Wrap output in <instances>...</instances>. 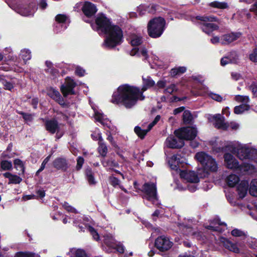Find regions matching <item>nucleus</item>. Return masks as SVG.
Instances as JSON below:
<instances>
[{"mask_svg": "<svg viewBox=\"0 0 257 257\" xmlns=\"http://www.w3.org/2000/svg\"><path fill=\"white\" fill-rule=\"evenodd\" d=\"M142 79V91L139 88L134 86L121 85L113 92L111 102L113 104H121L126 108H131L136 105L138 100H143L145 97L143 92L154 86L155 82L148 76H143Z\"/></svg>", "mask_w": 257, "mask_h": 257, "instance_id": "nucleus-1", "label": "nucleus"}, {"mask_svg": "<svg viewBox=\"0 0 257 257\" xmlns=\"http://www.w3.org/2000/svg\"><path fill=\"white\" fill-rule=\"evenodd\" d=\"M215 141L212 143L213 150L216 152L222 151L224 149L235 153L237 158L241 160H251L252 156L257 152L256 150L250 147L247 144H241L238 142L234 141L226 143Z\"/></svg>", "mask_w": 257, "mask_h": 257, "instance_id": "nucleus-2", "label": "nucleus"}, {"mask_svg": "<svg viewBox=\"0 0 257 257\" xmlns=\"http://www.w3.org/2000/svg\"><path fill=\"white\" fill-rule=\"evenodd\" d=\"M103 33L106 34L103 43V46L106 48H113L122 41V32L117 26L112 25Z\"/></svg>", "mask_w": 257, "mask_h": 257, "instance_id": "nucleus-3", "label": "nucleus"}, {"mask_svg": "<svg viewBox=\"0 0 257 257\" xmlns=\"http://www.w3.org/2000/svg\"><path fill=\"white\" fill-rule=\"evenodd\" d=\"M165 26V21L161 17L150 20L147 26L149 35L153 38L160 37L164 31Z\"/></svg>", "mask_w": 257, "mask_h": 257, "instance_id": "nucleus-4", "label": "nucleus"}, {"mask_svg": "<svg viewBox=\"0 0 257 257\" xmlns=\"http://www.w3.org/2000/svg\"><path fill=\"white\" fill-rule=\"evenodd\" d=\"M73 222L75 226L79 227L80 231H84L85 229L87 228L94 239L97 241L99 239L97 232L89 225L90 220L88 217L81 215H75L73 217Z\"/></svg>", "mask_w": 257, "mask_h": 257, "instance_id": "nucleus-5", "label": "nucleus"}, {"mask_svg": "<svg viewBox=\"0 0 257 257\" xmlns=\"http://www.w3.org/2000/svg\"><path fill=\"white\" fill-rule=\"evenodd\" d=\"M180 231L183 234L191 236L193 238L200 240L203 238V234L197 228L193 227L191 224L187 223H178Z\"/></svg>", "mask_w": 257, "mask_h": 257, "instance_id": "nucleus-6", "label": "nucleus"}, {"mask_svg": "<svg viewBox=\"0 0 257 257\" xmlns=\"http://www.w3.org/2000/svg\"><path fill=\"white\" fill-rule=\"evenodd\" d=\"M143 191L145 193V198L156 205L159 204L157 196V189L155 183H145L143 187Z\"/></svg>", "mask_w": 257, "mask_h": 257, "instance_id": "nucleus-7", "label": "nucleus"}, {"mask_svg": "<svg viewBox=\"0 0 257 257\" xmlns=\"http://www.w3.org/2000/svg\"><path fill=\"white\" fill-rule=\"evenodd\" d=\"M109 20L103 14H98L95 19V23L92 28L98 33H103L111 26Z\"/></svg>", "mask_w": 257, "mask_h": 257, "instance_id": "nucleus-8", "label": "nucleus"}, {"mask_svg": "<svg viewBox=\"0 0 257 257\" xmlns=\"http://www.w3.org/2000/svg\"><path fill=\"white\" fill-rule=\"evenodd\" d=\"M174 134L178 138L184 141V140H193L197 136V131L194 127H187L176 130Z\"/></svg>", "mask_w": 257, "mask_h": 257, "instance_id": "nucleus-9", "label": "nucleus"}, {"mask_svg": "<svg viewBox=\"0 0 257 257\" xmlns=\"http://www.w3.org/2000/svg\"><path fill=\"white\" fill-rule=\"evenodd\" d=\"M197 19L201 21V29L204 32L210 34L212 31L218 29V26L210 22L216 21V19L213 17H197Z\"/></svg>", "mask_w": 257, "mask_h": 257, "instance_id": "nucleus-10", "label": "nucleus"}, {"mask_svg": "<svg viewBox=\"0 0 257 257\" xmlns=\"http://www.w3.org/2000/svg\"><path fill=\"white\" fill-rule=\"evenodd\" d=\"M187 159L180 154L173 155L168 160L170 168L179 173L181 171L180 168L184 167L187 164Z\"/></svg>", "mask_w": 257, "mask_h": 257, "instance_id": "nucleus-11", "label": "nucleus"}, {"mask_svg": "<svg viewBox=\"0 0 257 257\" xmlns=\"http://www.w3.org/2000/svg\"><path fill=\"white\" fill-rule=\"evenodd\" d=\"M155 245L160 251H165L172 247L173 243L168 237L162 235L156 238Z\"/></svg>", "mask_w": 257, "mask_h": 257, "instance_id": "nucleus-12", "label": "nucleus"}, {"mask_svg": "<svg viewBox=\"0 0 257 257\" xmlns=\"http://www.w3.org/2000/svg\"><path fill=\"white\" fill-rule=\"evenodd\" d=\"M207 118L217 128L225 130L228 127V125L224 122V117L220 114H208Z\"/></svg>", "mask_w": 257, "mask_h": 257, "instance_id": "nucleus-13", "label": "nucleus"}, {"mask_svg": "<svg viewBox=\"0 0 257 257\" xmlns=\"http://www.w3.org/2000/svg\"><path fill=\"white\" fill-rule=\"evenodd\" d=\"M218 164L213 157L202 167L203 173H199L200 177H205L208 175L209 172H215L218 170Z\"/></svg>", "mask_w": 257, "mask_h": 257, "instance_id": "nucleus-14", "label": "nucleus"}, {"mask_svg": "<svg viewBox=\"0 0 257 257\" xmlns=\"http://www.w3.org/2000/svg\"><path fill=\"white\" fill-rule=\"evenodd\" d=\"M92 107L94 112V118L95 120L101 123L103 126H106L112 131L113 126H112L110 121L102 113L101 110L95 107L92 106Z\"/></svg>", "mask_w": 257, "mask_h": 257, "instance_id": "nucleus-15", "label": "nucleus"}, {"mask_svg": "<svg viewBox=\"0 0 257 257\" xmlns=\"http://www.w3.org/2000/svg\"><path fill=\"white\" fill-rule=\"evenodd\" d=\"M104 243L108 247L116 249V250L123 253L124 251V247L120 243H116L113 237L110 234H107L104 236Z\"/></svg>", "mask_w": 257, "mask_h": 257, "instance_id": "nucleus-16", "label": "nucleus"}, {"mask_svg": "<svg viewBox=\"0 0 257 257\" xmlns=\"http://www.w3.org/2000/svg\"><path fill=\"white\" fill-rule=\"evenodd\" d=\"M199 175H197L194 171L190 170H183L179 173L181 178L183 179L188 183H198L199 178H201Z\"/></svg>", "mask_w": 257, "mask_h": 257, "instance_id": "nucleus-17", "label": "nucleus"}, {"mask_svg": "<svg viewBox=\"0 0 257 257\" xmlns=\"http://www.w3.org/2000/svg\"><path fill=\"white\" fill-rule=\"evenodd\" d=\"M75 85V82L73 79L69 77H66L65 83L61 87V91L63 96L66 97L68 95L74 94L73 88Z\"/></svg>", "mask_w": 257, "mask_h": 257, "instance_id": "nucleus-18", "label": "nucleus"}, {"mask_svg": "<svg viewBox=\"0 0 257 257\" xmlns=\"http://www.w3.org/2000/svg\"><path fill=\"white\" fill-rule=\"evenodd\" d=\"M36 10L37 7L35 4L31 3L18 8L16 12L23 16L28 17L33 16Z\"/></svg>", "mask_w": 257, "mask_h": 257, "instance_id": "nucleus-19", "label": "nucleus"}, {"mask_svg": "<svg viewBox=\"0 0 257 257\" xmlns=\"http://www.w3.org/2000/svg\"><path fill=\"white\" fill-rule=\"evenodd\" d=\"M224 164L225 166L231 170H238L239 164L238 161L231 154L227 153L224 155Z\"/></svg>", "mask_w": 257, "mask_h": 257, "instance_id": "nucleus-20", "label": "nucleus"}, {"mask_svg": "<svg viewBox=\"0 0 257 257\" xmlns=\"http://www.w3.org/2000/svg\"><path fill=\"white\" fill-rule=\"evenodd\" d=\"M177 141L174 137H168L165 142L166 147L170 148H178L183 147L184 145V141L181 139L178 138Z\"/></svg>", "mask_w": 257, "mask_h": 257, "instance_id": "nucleus-21", "label": "nucleus"}, {"mask_svg": "<svg viewBox=\"0 0 257 257\" xmlns=\"http://www.w3.org/2000/svg\"><path fill=\"white\" fill-rule=\"evenodd\" d=\"M67 17L65 15L59 14L55 17V20L58 23L56 26V31L57 32H60L66 29L67 25L65 23L66 21Z\"/></svg>", "mask_w": 257, "mask_h": 257, "instance_id": "nucleus-22", "label": "nucleus"}, {"mask_svg": "<svg viewBox=\"0 0 257 257\" xmlns=\"http://www.w3.org/2000/svg\"><path fill=\"white\" fill-rule=\"evenodd\" d=\"M131 56H137L142 57L145 60H148L149 54L147 49L145 47H135L130 52Z\"/></svg>", "mask_w": 257, "mask_h": 257, "instance_id": "nucleus-23", "label": "nucleus"}, {"mask_svg": "<svg viewBox=\"0 0 257 257\" xmlns=\"http://www.w3.org/2000/svg\"><path fill=\"white\" fill-rule=\"evenodd\" d=\"M211 158H212L211 156L204 152H197L194 156L195 160L201 165L202 167L206 164Z\"/></svg>", "mask_w": 257, "mask_h": 257, "instance_id": "nucleus-24", "label": "nucleus"}, {"mask_svg": "<svg viewBox=\"0 0 257 257\" xmlns=\"http://www.w3.org/2000/svg\"><path fill=\"white\" fill-rule=\"evenodd\" d=\"M239 33H231L223 35L221 37V43L222 44H228L235 41L240 37Z\"/></svg>", "mask_w": 257, "mask_h": 257, "instance_id": "nucleus-25", "label": "nucleus"}, {"mask_svg": "<svg viewBox=\"0 0 257 257\" xmlns=\"http://www.w3.org/2000/svg\"><path fill=\"white\" fill-rule=\"evenodd\" d=\"M226 225L223 222H221L218 220H215L211 223L210 225L206 227V228L213 231L222 232L226 229Z\"/></svg>", "mask_w": 257, "mask_h": 257, "instance_id": "nucleus-26", "label": "nucleus"}, {"mask_svg": "<svg viewBox=\"0 0 257 257\" xmlns=\"http://www.w3.org/2000/svg\"><path fill=\"white\" fill-rule=\"evenodd\" d=\"M97 10L96 6L90 2H85L83 7V12L87 17L93 16Z\"/></svg>", "mask_w": 257, "mask_h": 257, "instance_id": "nucleus-27", "label": "nucleus"}, {"mask_svg": "<svg viewBox=\"0 0 257 257\" xmlns=\"http://www.w3.org/2000/svg\"><path fill=\"white\" fill-rule=\"evenodd\" d=\"M128 41L131 45L135 47H137L143 42V38L141 35L138 34H132L128 38Z\"/></svg>", "mask_w": 257, "mask_h": 257, "instance_id": "nucleus-28", "label": "nucleus"}, {"mask_svg": "<svg viewBox=\"0 0 257 257\" xmlns=\"http://www.w3.org/2000/svg\"><path fill=\"white\" fill-rule=\"evenodd\" d=\"M47 94L52 98L57 101L60 104H64V103L60 94L57 90L53 88H50L47 90Z\"/></svg>", "mask_w": 257, "mask_h": 257, "instance_id": "nucleus-29", "label": "nucleus"}, {"mask_svg": "<svg viewBox=\"0 0 257 257\" xmlns=\"http://www.w3.org/2000/svg\"><path fill=\"white\" fill-rule=\"evenodd\" d=\"M45 124L47 131L52 134H54L57 132V137L58 136L59 126L57 122L55 120H48L46 121Z\"/></svg>", "mask_w": 257, "mask_h": 257, "instance_id": "nucleus-30", "label": "nucleus"}, {"mask_svg": "<svg viewBox=\"0 0 257 257\" xmlns=\"http://www.w3.org/2000/svg\"><path fill=\"white\" fill-rule=\"evenodd\" d=\"M248 183L247 181H241L237 187L238 195L240 198H242L246 195L248 189Z\"/></svg>", "mask_w": 257, "mask_h": 257, "instance_id": "nucleus-31", "label": "nucleus"}, {"mask_svg": "<svg viewBox=\"0 0 257 257\" xmlns=\"http://www.w3.org/2000/svg\"><path fill=\"white\" fill-rule=\"evenodd\" d=\"M237 171L240 173H252L255 172V168L252 165L249 163H243L241 165H239V167Z\"/></svg>", "mask_w": 257, "mask_h": 257, "instance_id": "nucleus-32", "label": "nucleus"}, {"mask_svg": "<svg viewBox=\"0 0 257 257\" xmlns=\"http://www.w3.org/2000/svg\"><path fill=\"white\" fill-rule=\"evenodd\" d=\"M238 56L234 53L230 55L229 57H224L221 59V65L225 66L229 63H235L237 62Z\"/></svg>", "mask_w": 257, "mask_h": 257, "instance_id": "nucleus-33", "label": "nucleus"}, {"mask_svg": "<svg viewBox=\"0 0 257 257\" xmlns=\"http://www.w3.org/2000/svg\"><path fill=\"white\" fill-rule=\"evenodd\" d=\"M70 257H87L84 250L76 248H71L68 252Z\"/></svg>", "mask_w": 257, "mask_h": 257, "instance_id": "nucleus-34", "label": "nucleus"}, {"mask_svg": "<svg viewBox=\"0 0 257 257\" xmlns=\"http://www.w3.org/2000/svg\"><path fill=\"white\" fill-rule=\"evenodd\" d=\"M3 175L9 179V184H19L22 180L19 176L12 174L10 173H5Z\"/></svg>", "mask_w": 257, "mask_h": 257, "instance_id": "nucleus-35", "label": "nucleus"}, {"mask_svg": "<svg viewBox=\"0 0 257 257\" xmlns=\"http://www.w3.org/2000/svg\"><path fill=\"white\" fill-rule=\"evenodd\" d=\"M19 56L26 64L27 62L31 59V52L28 49H23L21 50Z\"/></svg>", "mask_w": 257, "mask_h": 257, "instance_id": "nucleus-36", "label": "nucleus"}, {"mask_svg": "<svg viewBox=\"0 0 257 257\" xmlns=\"http://www.w3.org/2000/svg\"><path fill=\"white\" fill-rule=\"evenodd\" d=\"M154 126L152 124L150 123L148 126V128L147 130L142 129L141 127L139 126H136L135 128V132L136 134L140 138H143L147 134V133L151 130V128Z\"/></svg>", "mask_w": 257, "mask_h": 257, "instance_id": "nucleus-37", "label": "nucleus"}, {"mask_svg": "<svg viewBox=\"0 0 257 257\" xmlns=\"http://www.w3.org/2000/svg\"><path fill=\"white\" fill-rule=\"evenodd\" d=\"M66 161L64 159H57L54 162V167L58 169L66 170Z\"/></svg>", "mask_w": 257, "mask_h": 257, "instance_id": "nucleus-38", "label": "nucleus"}, {"mask_svg": "<svg viewBox=\"0 0 257 257\" xmlns=\"http://www.w3.org/2000/svg\"><path fill=\"white\" fill-rule=\"evenodd\" d=\"M239 178L234 174L229 175L226 179L227 183L230 187H234L238 182Z\"/></svg>", "mask_w": 257, "mask_h": 257, "instance_id": "nucleus-39", "label": "nucleus"}, {"mask_svg": "<svg viewBox=\"0 0 257 257\" xmlns=\"http://www.w3.org/2000/svg\"><path fill=\"white\" fill-rule=\"evenodd\" d=\"M249 108L250 106L248 104H241L234 107V112L237 114H239L249 110Z\"/></svg>", "mask_w": 257, "mask_h": 257, "instance_id": "nucleus-40", "label": "nucleus"}, {"mask_svg": "<svg viewBox=\"0 0 257 257\" xmlns=\"http://www.w3.org/2000/svg\"><path fill=\"white\" fill-rule=\"evenodd\" d=\"M186 71V67L184 66L176 67L171 69L170 74L172 76L174 77L176 75H179L184 73Z\"/></svg>", "mask_w": 257, "mask_h": 257, "instance_id": "nucleus-41", "label": "nucleus"}, {"mask_svg": "<svg viewBox=\"0 0 257 257\" xmlns=\"http://www.w3.org/2000/svg\"><path fill=\"white\" fill-rule=\"evenodd\" d=\"M102 165L104 167H107L110 169H113L114 168H117L118 167V164L117 163L115 162L114 160H103L102 161Z\"/></svg>", "mask_w": 257, "mask_h": 257, "instance_id": "nucleus-42", "label": "nucleus"}, {"mask_svg": "<svg viewBox=\"0 0 257 257\" xmlns=\"http://www.w3.org/2000/svg\"><path fill=\"white\" fill-rule=\"evenodd\" d=\"M224 245L230 251L238 253L239 252V249L236 244H234L228 240H226L224 242Z\"/></svg>", "mask_w": 257, "mask_h": 257, "instance_id": "nucleus-43", "label": "nucleus"}, {"mask_svg": "<svg viewBox=\"0 0 257 257\" xmlns=\"http://www.w3.org/2000/svg\"><path fill=\"white\" fill-rule=\"evenodd\" d=\"M249 192L251 195L257 196V179H254L251 182Z\"/></svg>", "mask_w": 257, "mask_h": 257, "instance_id": "nucleus-44", "label": "nucleus"}, {"mask_svg": "<svg viewBox=\"0 0 257 257\" xmlns=\"http://www.w3.org/2000/svg\"><path fill=\"white\" fill-rule=\"evenodd\" d=\"M234 99L238 102L242 103V104H248L249 102V97L246 95H236L234 97Z\"/></svg>", "mask_w": 257, "mask_h": 257, "instance_id": "nucleus-45", "label": "nucleus"}, {"mask_svg": "<svg viewBox=\"0 0 257 257\" xmlns=\"http://www.w3.org/2000/svg\"><path fill=\"white\" fill-rule=\"evenodd\" d=\"M86 175L89 184L93 185L96 183V181L93 177L91 169H88L86 170Z\"/></svg>", "mask_w": 257, "mask_h": 257, "instance_id": "nucleus-46", "label": "nucleus"}, {"mask_svg": "<svg viewBox=\"0 0 257 257\" xmlns=\"http://www.w3.org/2000/svg\"><path fill=\"white\" fill-rule=\"evenodd\" d=\"M98 151L101 156L105 157L107 153V147L103 143L99 142Z\"/></svg>", "mask_w": 257, "mask_h": 257, "instance_id": "nucleus-47", "label": "nucleus"}, {"mask_svg": "<svg viewBox=\"0 0 257 257\" xmlns=\"http://www.w3.org/2000/svg\"><path fill=\"white\" fill-rule=\"evenodd\" d=\"M0 81L2 82L6 89L11 90L14 87V85L12 83L5 80L2 76H0Z\"/></svg>", "mask_w": 257, "mask_h": 257, "instance_id": "nucleus-48", "label": "nucleus"}, {"mask_svg": "<svg viewBox=\"0 0 257 257\" xmlns=\"http://www.w3.org/2000/svg\"><path fill=\"white\" fill-rule=\"evenodd\" d=\"M192 116L190 112L188 110H185L183 112V119L185 123H189L192 120Z\"/></svg>", "mask_w": 257, "mask_h": 257, "instance_id": "nucleus-49", "label": "nucleus"}, {"mask_svg": "<svg viewBox=\"0 0 257 257\" xmlns=\"http://www.w3.org/2000/svg\"><path fill=\"white\" fill-rule=\"evenodd\" d=\"M62 207L68 212L77 214L79 212L74 207L70 205L67 202H64L62 204Z\"/></svg>", "mask_w": 257, "mask_h": 257, "instance_id": "nucleus-50", "label": "nucleus"}, {"mask_svg": "<svg viewBox=\"0 0 257 257\" xmlns=\"http://www.w3.org/2000/svg\"><path fill=\"white\" fill-rule=\"evenodd\" d=\"M1 167L3 170H9L12 168V164L8 161H3L1 163Z\"/></svg>", "mask_w": 257, "mask_h": 257, "instance_id": "nucleus-51", "label": "nucleus"}, {"mask_svg": "<svg viewBox=\"0 0 257 257\" xmlns=\"http://www.w3.org/2000/svg\"><path fill=\"white\" fill-rule=\"evenodd\" d=\"M91 137L93 140L100 142L102 140V138L99 130L95 128L91 134Z\"/></svg>", "mask_w": 257, "mask_h": 257, "instance_id": "nucleus-52", "label": "nucleus"}, {"mask_svg": "<svg viewBox=\"0 0 257 257\" xmlns=\"http://www.w3.org/2000/svg\"><path fill=\"white\" fill-rule=\"evenodd\" d=\"M177 91V88L175 84H172L170 86L166 87V88L164 90V93L171 94L174 92Z\"/></svg>", "mask_w": 257, "mask_h": 257, "instance_id": "nucleus-53", "label": "nucleus"}, {"mask_svg": "<svg viewBox=\"0 0 257 257\" xmlns=\"http://www.w3.org/2000/svg\"><path fill=\"white\" fill-rule=\"evenodd\" d=\"M110 184L114 187H116L118 186L122 190H124L126 192V190L123 189L120 185H119V180L116 178L114 177H111L110 178Z\"/></svg>", "mask_w": 257, "mask_h": 257, "instance_id": "nucleus-54", "label": "nucleus"}, {"mask_svg": "<svg viewBox=\"0 0 257 257\" xmlns=\"http://www.w3.org/2000/svg\"><path fill=\"white\" fill-rule=\"evenodd\" d=\"M151 58L152 59L153 62L157 66L160 68H162L163 66V62L160 60L157 56L154 55L153 54H151Z\"/></svg>", "mask_w": 257, "mask_h": 257, "instance_id": "nucleus-55", "label": "nucleus"}, {"mask_svg": "<svg viewBox=\"0 0 257 257\" xmlns=\"http://www.w3.org/2000/svg\"><path fill=\"white\" fill-rule=\"evenodd\" d=\"M249 58L253 62H257V48H254L249 54Z\"/></svg>", "mask_w": 257, "mask_h": 257, "instance_id": "nucleus-56", "label": "nucleus"}, {"mask_svg": "<svg viewBox=\"0 0 257 257\" xmlns=\"http://www.w3.org/2000/svg\"><path fill=\"white\" fill-rule=\"evenodd\" d=\"M14 165L17 169H20L21 171H24V164L23 162L20 159H16L14 161Z\"/></svg>", "mask_w": 257, "mask_h": 257, "instance_id": "nucleus-57", "label": "nucleus"}, {"mask_svg": "<svg viewBox=\"0 0 257 257\" xmlns=\"http://www.w3.org/2000/svg\"><path fill=\"white\" fill-rule=\"evenodd\" d=\"M198 183H189L187 185V189L191 192H194L198 189Z\"/></svg>", "mask_w": 257, "mask_h": 257, "instance_id": "nucleus-58", "label": "nucleus"}, {"mask_svg": "<svg viewBox=\"0 0 257 257\" xmlns=\"http://www.w3.org/2000/svg\"><path fill=\"white\" fill-rule=\"evenodd\" d=\"M75 73L79 76H83L85 74V70L80 66H77L75 69Z\"/></svg>", "mask_w": 257, "mask_h": 257, "instance_id": "nucleus-59", "label": "nucleus"}, {"mask_svg": "<svg viewBox=\"0 0 257 257\" xmlns=\"http://www.w3.org/2000/svg\"><path fill=\"white\" fill-rule=\"evenodd\" d=\"M231 234L234 236H242L245 235L242 231L237 229H233L231 231Z\"/></svg>", "mask_w": 257, "mask_h": 257, "instance_id": "nucleus-60", "label": "nucleus"}, {"mask_svg": "<svg viewBox=\"0 0 257 257\" xmlns=\"http://www.w3.org/2000/svg\"><path fill=\"white\" fill-rule=\"evenodd\" d=\"M209 95L210 97H211L213 99L218 102H220L223 100V98L218 94L213 93H210Z\"/></svg>", "mask_w": 257, "mask_h": 257, "instance_id": "nucleus-61", "label": "nucleus"}, {"mask_svg": "<svg viewBox=\"0 0 257 257\" xmlns=\"http://www.w3.org/2000/svg\"><path fill=\"white\" fill-rule=\"evenodd\" d=\"M250 90L251 91L253 95L257 97V83H252L249 87Z\"/></svg>", "mask_w": 257, "mask_h": 257, "instance_id": "nucleus-62", "label": "nucleus"}, {"mask_svg": "<svg viewBox=\"0 0 257 257\" xmlns=\"http://www.w3.org/2000/svg\"><path fill=\"white\" fill-rule=\"evenodd\" d=\"M45 64L47 67L46 70L51 73H54L53 65L52 63V62L50 61H46Z\"/></svg>", "mask_w": 257, "mask_h": 257, "instance_id": "nucleus-63", "label": "nucleus"}, {"mask_svg": "<svg viewBox=\"0 0 257 257\" xmlns=\"http://www.w3.org/2000/svg\"><path fill=\"white\" fill-rule=\"evenodd\" d=\"M50 158V156H49L45 159V160L43 161V162H42V163L41 164V166L40 168L38 170V172H41L42 171H43L44 169V168L45 167V165L49 161Z\"/></svg>", "mask_w": 257, "mask_h": 257, "instance_id": "nucleus-64", "label": "nucleus"}]
</instances>
